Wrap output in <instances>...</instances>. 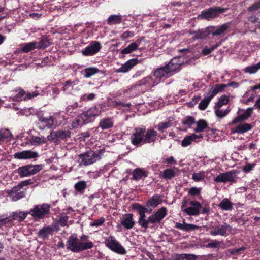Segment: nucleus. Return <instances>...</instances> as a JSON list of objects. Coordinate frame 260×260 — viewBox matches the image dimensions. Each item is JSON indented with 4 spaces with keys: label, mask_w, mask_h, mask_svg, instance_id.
I'll return each mask as SVG.
<instances>
[{
    "label": "nucleus",
    "mask_w": 260,
    "mask_h": 260,
    "mask_svg": "<svg viewBox=\"0 0 260 260\" xmlns=\"http://www.w3.org/2000/svg\"><path fill=\"white\" fill-rule=\"evenodd\" d=\"M39 121L41 122V125L39 126L40 129H44L45 128H51L54 124V119L52 116H49V118H45L44 117H40L39 118Z\"/></svg>",
    "instance_id": "nucleus-24"
},
{
    "label": "nucleus",
    "mask_w": 260,
    "mask_h": 260,
    "mask_svg": "<svg viewBox=\"0 0 260 260\" xmlns=\"http://www.w3.org/2000/svg\"><path fill=\"white\" fill-rule=\"evenodd\" d=\"M88 235H83L80 237V240L82 241H86L89 239ZM67 249L73 252L78 253L87 249H91L94 245L92 241L86 242L78 241L76 235H71L67 241Z\"/></svg>",
    "instance_id": "nucleus-1"
},
{
    "label": "nucleus",
    "mask_w": 260,
    "mask_h": 260,
    "mask_svg": "<svg viewBox=\"0 0 260 260\" xmlns=\"http://www.w3.org/2000/svg\"><path fill=\"white\" fill-rule=\"evenodd\" d=\"M179 169L176 167H173V169H166L164 170L161 175V178L166 180H171L177 175V173H179Z\"/></svg>",
    "instance_id": "nucleus-28"
},
{
    "label": "nucleus",
    "mask_w": 260,
    "mask_h": 260,
    "mask_svg": "<svg viewBox=\"0 0 260 260\" xmlns=\"http://www.w3.org/2000/svg\"><path fill=\"white\" fill-rule=\"evenodd\" d=\"M146 132L145 127H136L131 136L132 144L136 146L144 144V134Z\"/></svg>",
    "instance_id": "nucleus-8"
},
{
    "label": "nucleus",
    "mask_w": 260,
    "mask_h": 260,
    "mask_svg": "<svg viewBox=\"0 0 260 260\" xmlns=\"http://www.w3.org/2000/svg\"><path fill=\"white\" fill-rule=\"evenodd\" d=\"M50 208L51 206L48 204L36 205L28 211V213L32 216L34 221H38L45 218L50 213Z\"/></svg>",
    "instance_id": "nucleus-4"
},
{
    "label": "nucleus",
    "mask_w": 260,
    "mask_h": 260,
    "mask_svg": "<svg viewBox=\"0 0 260 260\" xmlns=\"http://www.w3.org/2000/svg\"><path fill=\"white\" fill-rule=\"evenodd\" d=\"M162 202L161 197L158 194H155L147 201L146 203V206L147 207L155 208L158 205L161 204Z\"/></svg>",
    "instance_id": "nucleus-29"
},
{
    "label": "nucleus",
    "mask_w": 260,
    "mask_h": 260,
    "mask_svg": "<svg viewBox=\"0 0 260 260\" xmlns=\"http://www.w3.org/2000/svg\"><path fill=\"white\" fill-rule=\"evenodd\" d=\"M105 245L111 250L120 254H125L126 251L124 248L118 242L113 236L106 239Z\"/></svg>",
    "instance_id": "nucleus-9"
},
{
    "label": "nucleus",
    "mask_w": 260,
    "mask_h": 260,
    "mask_svg": "<svg viewBox=\"0 0 260 260\" xmlns=\"http://www.w3.org/2000/svg\"><path fill=\"white\" fill-rule=\"evenodd\" d=\"M184 58L182 56H178L173 58L170 62L166 64L169 69V71L173 75L176 72H178L181 70V66L184 64Z\"/></svg>",
    "instance_id": "nucleus-11"
},
{
    "label": "nucleus",
    "mask_w": 260,
    "mask_h": 260,
    "mask_svg": "<svg viewBox=\"0 0 260 260\" xmlns=\"http://www.w3.org/2000/svg\"><path fill=\"white\" fill-rule=\"evenodd\" d=\"M102 48V45L99 41H92L82 51L84 56H88L93 55L98 53Z\"/></svg>",
    "instance_id": "nucleus-12"
},
{
    "label": "nucleus",
    "mask_w": 260,
    "mask_h": 260,
    "mask_svg": "<svg viewBox=\"0 0 260 260\" xmlns=\"http://www.w3.org/2000/svg\"><path fill=\"white\" fill-rule=\"evenodd\" d=\"M203 138L202 134L197 135L192 134L189 136H186L181 142V146L182 147H187L190 145L192 141H196L197 139Z\"/></svg>",
    "instance_id": "nucleus-30"
},
{
    "label": "nucleus",
    "mask_w": 260,
    "mask_h": 260,
    "mask_svg": "<svg viewBox=\"0 0 260 260\" xmlns=\"http://www.w3.org/2000/svg\"><path fill=\"white\" fill-rule=\"evenodd\" d=\"M172 123L170 121L165 122H160L155 127L161 133H164L165 129L171 127Z\"/></svg>",
    "instance_id": "nucleus-54"
},
{
    "label": "nucleus",
    "mask_w": 260,
    "mask_h": 260,
    "mask_svg": "<svg viewBox=\"0 0 260 260\" xmlns=\"http://www.w3.org/2000/svg\"><path fill=\"white\" fill-rule=\"evenodd\" d=\"M104 152V149H99L96 151L89 150L81 153L78 155L80 160V164L85 166L93 164L101 159Z\"/></svg>",
    "instance_id": "nucleus-3"
},
{
    "label": "nucleus",
    "mask_w": 260,
    "mask_h": 260,
    "mask_svg": "<svg viewBox=\"0 0 260 260\" xmlns=\"http://www.w3.org/2000/svg\"><path fill=\"white\" fill-rule=\"evenodd\" d=\"M231 226L226 223H224L222 225L216 228L215 230L211 231L210 234L212 236H226L228 235L227 232H231Z\"/></svg>",
    "instance_id": "nucleus-19"
},
{
    "label": "nucleus",
    "mask_w": 260,
    "mask_h": 260,
    "mask_svg": "<svg viewBox=\"0 0 260 260\" xmlns=\"http://www.w3.org/2000/svg\"><path fill=\"white\" fill-rule=\"evenodd\" d=\"M167 214V209L165 207H162L154 214L150 215L139 224L141 228L146 230L148 228L153 229L155 224L159 223Z\"/></svg>",
    "instance_id": "nucleus-2"
},
{
    "label": "nucleus",
    "mask_w": 260,
    "mask_h": 260,
    "mask_svg": "<svg viewBox=\"0 0 260 260\" xmlns=\"http://www.w3.org/2000/svg\"><path fill=\"white\" fill-rule=\"evenodd\" d=\"M212 29L210 26H208L197 31L189 30V33L193 35L191 38L193 41L202 40L206 39L209 35L211 34Z\"/></svg>",
    "instance_id": "nucleus-13"
},
{
    "label": "nucleus",
    "mask_w": 260,
    "mask_h": 260,
    "mask_svg": "<svg viewBox=\"0 0 260 260\" xmlns=\"http://www.w3.org/2000/svg\"><path fill=\"white\" fill-rule=\"evenodd\" d=\"M51 44L50 40L48 37L43 36L42 37L41 40L38 42L37 48L41 49H45Z\"/></svg>",
    "instance_id": "nucleus-41"
},
{
    "label": "nucleus",
    "mask_w": 260,
    "mask_h": 260,
    "mask_svg": "<svg viewBox=\"0 0 260 260\" xmlns=\"http://www.w3.org/2000/svg\"><path fill=\"white\" fill-rule=\"evenodd\" d=\"M197 127L194 129L196 133H200L207 128L208 124L204 119H200L197 123Z\"/></svg>",
    "instance_id": "nucleus-42"
},
{
    "label": "nucleus",
    "mask_w": 260,
    "mask_h": 260,
    "mask_svg": "<svg viewBox=\"0 0 260 260\" xmlns=\"http://www.w3.org/2000/svg\"><path fill=\"white\" fill-rule=\"evenodd\" d=\"M46 142V139L44 136L34 137L31 139V143L34 145L44 144Z\"/></svg>",
    "instance_id": "nucleus-57"
},
{
    "label": "nucleus",
    "mask_w": 260,
    "mask_h": 260,
    "mask_svg": "<svg viewBox=\"0 0 260 260\" xmlns=\"http://www.w3.org/2000/svg\"><path fill=\"white\" fill-rule=\"evenodd\" d=\"M229 102V97L226 95H222L219 98V101L215 104L214 108H221L223 105L228 104Z\"/></svg>",
    "instance_id": "nucleus-48"
},
{
    "label": "nucleus",
    "mask_w": 260,
    "mask_h": 260,
    "mask_svg": "<svg viewBox=\"0 0 260 260\" xmlns=\"http://www.w3.org/2000/svg\"><path fill=\"white\" fill-rule=\"evenodd\" d=\"M175 228L186 232L194 231L200 228L198 225L193 224H188L184 221L183 224L176 222L175 225Z\"/></svg>",
    "instance_id": "nucleus-31"
},
{
    "label": "nucleus",
    "mask_w": 260,
    "mask_h": 260,
    "mask_svg": "<svg viewBox=\"0 0 260 260\" xmlns=\"http://www.w3.org/2000/svg\"><path fill=\"white\" fill-rule=\"evenodd\" d=\"M197 256L192 254H177L176 255V260H196Z\"/></svg>",
    "instance_id": "nucleus-45"
},
{
    "label": "nucleus",
    "mask_w": 260,
    "mask_h": 260,
    "mask_svg": "<svg viewBox=\"0 0 260 260\" xmlns=\"http://www.w3.org/2000/svg\"><path fill=\"white\" fill-rule=\"evenodd\" d=\"M87 186V182L84 180H81L75 184L74 188L77 192L82 194L84 192Z\"/></svg>",
    "instance_id": "nucleus-40"
},
{
    "label": "nucleus",
    "mask_w": 260,
    "mask_h": 260,
    "mask_svg": "<svg viewBox=\"0 0 260 260\" xmlns=\"http://www.w3.org/2000/svg\"><path fill=\"white\" fill-rule=\"evenodd\" d=\"M188 204L191 206L185 208L183 212L190 216L198 215L200 214V209L202 207L201 204L198 201H190Z\"/></svg>",
    "instance_id": "nucleus-15"
},
{
    "label": "nucleus",
    "mask_w": 260,
    "mask_h": 260,
    "mask_svg": "<svg viewBox=\"0 0 260 260\" xmlns=\"http://www.w3.org/2000/svg\"><path fill=\"white\" fill-rule=\"evenodd\" d=\"M148 172L143 168H137L135 169L132 172V177L131 179L135 181H138L147 177Z\"/></svg>",
    "instance_id": "nucleus-20"
},
{
    "label": "nucleus",
    "mask_w": 260,
    "mask_h": 260,
    "mask_svg": "<svg viewBox=\"0 0 260 260\" xmlns=\"http://www.w3.org/2000/svg\"><path fill=\"white\" fill-rule=\"evenodd\" d=\"M220 108H214L215 114L216 116L220 118H222L226 116L231 111V109L229 108V107L224 111L220 110Z\"/></svg>",
    "instance_id": "nucleus-51"
},
{
    "label": "nucleus",
    "mask_w": 260,
    "mask_h": 260,
    "mask_svg": "<svg viewBox=\"0 0 260 260\" xmlns=\"http://www.w3.org/2000/svg\"><path fill=\"white\" fill-rule=\"evenodd\" d=\"M71 132L69 130L60 129L52 131L48 136L47 139L51 142L67 141L71 137Z\"/></svg>",
    "instance_id": "nucleus-6"
},
{
    "label": "nucleus",
    "mask_w": 260,
    "mask_h": 260,
    "mask_svg": "<svg viewBox=\"0 0 260 260\" xmlns=\"http://www.w3.org/2000/svg\"><path fill=\"white\" fill-rule=\"evenodd\" d=\"M226 87L225 84H216L215 87H212L211 90L209 92V95L208 96L211 100L215 96L218 92L222 91Z\"/></svg>",
    "instance_id": "nucleus-39"
},
{
    "label": "nucleus",
    "mask_w": 260,
    "mask_h": 260,
    "mask_svg": "<svg viewBox=\"0 0 260 260\" xmlns=\"http://www.w3.org/2000/svg\"><path fill=\"white\" fill-rule=\"evenodd\" d=\"M204 171H201L199 173H193L192 175V179L196 182H199L204 180L205 178Z\"/></svg>",
    "instance_id": "nucleus-53"
},
{
    "label": "nucleus",
    "mask_w": 260,
    "mask_h": 260,
    "mask_svg": "<svg viewBox=\"0 0 260 260\" xmlns=\"http://www.w3.org/2000/svg\"><path fill=\"white\" fill-rule=\"evenodd\" d=\"M157 131L152 128H149L144 134V144L154 143L156 140Z\"/></svg>",
    "instance_id": "nucleus-25"
},
{
    "label": "nucleus",
    "mask_w": 260,
    "mask_h": 260,
    "mask_svg": "<svg viewBox=\"0 0 260 260\" xmlns=\"http://www.w3.org/2000/svg\"><path fill=\"white\" fill-rule=\"evenodd\" d=\"M238 171L233 170L225 173L219 174L216 177L214 178V181L216 183H226L230 182L231 184L237 182V174Z\"/></svg>",
    "instance_id": "nucleus-7"
},
{
    "label": "nucleus",
    "mask_w": 260,
    "mask_h": 260,
    "mask_svg": "<svg viewBox=\"0 0 260 260\" xmlns=\"http://www.w3.org/2000/svg\"><path fill=\"white\" fill-rule=\"evenodd\" d=\"M37 48V42H31L24 44L23 47L21 49V51L24 53H28Z\"/></svg>",
    "instance_id": "nucleus-44"
},
{
    "label": "nucleus",
    "mask_w": 260,
    "mask_h": 260,
    "mask_svg": "<svg viewBox=\"0 0 260 260\" xmlns=\"http://www.w3.org/2000/svg\"><path fill=\"white\" fill-rule=\"evenodd\" d=\"M12 92L14 93L10 97V100L12 101H21L25 95V91L20 87L16 88Z\"/></svg>",
    "instance_id": "nucleus-26"
},
{
    "label": "nucleus",
    "mask_w": 260,
    "mask_h": 260,
    "mask_svg": "<svg viewBox=\"0 0 260 260\" xmlns=\"http://www.w3.org/2000/svg\"><path fill=\"white\" fill-rule=\"evenodd\" d=\"M89 112V114L95 118V117L98 116L102 112V107L101 105L95 106L91 107L87 110Z\"/></svg>",
    "instance_id": "nucleus-47"
},
{
    "label": "nucleus",
    "mask_w": 260,
    "mask_h": 260,
    "mask_svg": "<svg viewBox=\"0 0 260 260\" xmlns=\"http://www.w3.org/2000/svg\"><path fill=\"white\" fill-rule=\"evenodd\" d=\"M211 99L208 96L204 98L199 103L198 108L201 110H205L209 104Z\"/></svg>",
    "instance_id": "nucleus-52"
},
{
    "label": "nucleus",
    "mask_w": 260,
    "mask_h": 260,
    "mask_svg": "<svg viewBox=\"0 0 260 260\" xmlns=\"http://www.w3.org/2000/svg\"><path fill=\"white\" fill-rule=\"evenodd\" d=\"M212 242L209 243L206 245L207 248H219L220 247V243L222 241H218L217 240H211Z\"/></svg>",
    "instance_id": "nucleus-61"
},
{
    "label": "nucleus",
    "mask_w": 260,
    "mask_h": 260,
    "mask_svg": "<svg viewBox=\"0 0 260 260\" xmlns=\"http://www.w3.org/2000/svg\"><path fill=\"white\" fill-rule=\"evenodd\" d=\"M53 232V228L50 226L43 227L38 231V236L39 237L42 238L43 239L48 238L49 235Z\"/></svg>",
    "instance_id": "nucleus-36"
},
{
    "label": "nucleus",
    "mask_w": 260,
    "mask_h": 260,
    "mask_svg": "<svg viewBox=\"0 0 260 260\" xmlns=\"http://www.w3.org/2000/svg\"><path fill=\"white\" fill-rule=\"evenodd\" d=\"M158 84V81L155 80V79H153L150 75L143 78L142 79L139 80L136 83V85L137 86L144 85L151 87H154Z\"/></svg>",
    "instance_id": "nucleus-21"
},
{
    "label": "nucleus",
    "mask_w": 260,
    "mask_h": 260,
    "mask_svg": "<svg viewBox=\"0 0 260 260\" xmlns=\"http://www.w3.org/2000/svg\"><path fill=\"white\" fill-rule=\"evenodd\" d=\"M252 126L251 124L245 123L239 124L237 126L232 128V133L243 134L252 129Z\"/></svg>",
    "instance_id": "nucleus-32"
},
{
    "label": "nucleus",
    "mask_w": 260,
    "mask_h": 260,
    "mask_svg": "<svg viewBox=\"0 0 260 260\" xmlns=\"http://www.w3.org/2000/svg\"><path fill=\"white\" fill-rule=\"evenodd\" d=\"M100 70L95 67H89L84 69V77L87 78L90 77L91 76L99 73Z\"/></svg>",
    "instance_id": "nucleus-46"
},
{
    "label": "nucleus",
    "mask_w": 260,
    "mask_h": 260,
    "mask_svg": "<svg viewBox=\"0 0 260 260\" xmlns=\"http://www.w3.org/2000/svg\"><path fill=\"white\" fill-rule=\"evenodd\" d=\"M95 94L92 93L89 94H83L80 96L81 101H91L95 99Z\"/></svg>",
    "instance_id": "nucleus-60"
},
{
    "label": "nucleus",
    "mask_w": 260,
    "mask_h": 260,
    "mask_svg": "<svg viewBox=\"0 0 260 260\" xmlns=\"http://www.w3.org/2000/svg\"><path fill=\"white\" fill-rule=\"evenodd\" d=\"M253 109L252 108H248L244 111L242 114H241V116H242L244 121L246 120L251 116L253 113Z\"/></svg>",
    "instance_id": "nucleus-59"
},
{
    "label": "nucleus",
    "mask_w": 260,
    "mask_h": 260,
    "mask_svg": "<svg viewBox=\"0 0 260 260\" xmlns=\"http://www.w3.org/2000/svg\"><path fill=\"white\" fill-rule=\"evenodd\" d=\"M133 214L131 213L125 214L121 219V225L125 229L131 230L135 225V222L133 219Z\"/></svg>",
    "instance_id": "nucleus-18"
},
{
    "label": "nucleus",
    "mask_w": 260,
    "mask_h": 260,
    "mask_svg": "<svg viewBox=\"0 0 260 260\" xmlns=\"http://www.w3.org/2000/svg\"><path fill=\"white\" fill-rule=\"evenodd\" d=\"M233 204L228 199L224 198L218 205V207L222 210L231 211L233 209Z\"/></svg>",
    "instance_id": "nucleus-38"
},
{
    "label": "nucleus",
    "mask_w": 260,
    "mask_h": 260,
    "mask_svg": "<svg viewBox=\"0 0 260 260\" xmlns=\"http://www.w3.org/2000/svg\"><path fill=\"white\" fill-rule=\"evenodd\" d=\"M29 214L28 211H15L11 214L12 220H18L19 222L23 221Z\"/></svg>",
    "instance_id": "nucleus-33"
},
{
    "label": "nucleus",
    "mask_w": 260,
    "mask_h": 260,
    "mask_svg": "<svg viewBox=\"0 0 260 260\" xmlns=\"http://www.w3.org/2000/svg\"><path fill=\"white\" fill-rule=\"evenodd\" d=\"M201 188L191 187L188 190V193L191 196H197L201 194Z\"/></svg>",
    "instance_id": "nucleus-58"
},
{
    "label": "nucleus",
    "mask_w": 260,
    "mask_h": 260,
    "mask_svg": "<svg viewBox=\"0 0 260 260\" xmlns=\"http://www.w3.org/2000/svg\"><path fill=\"white\" fill-rule=\"evenodd\" d=\"M12 134L8 129H0V141H3L6 139L12 137Z\"/></svg>",
    "instance_id": "nucleus-50"
},
{
    "label": "nucleus",
    "mask_w": 260,
    "mask_h": 260,
    "mask_svg": "<svg viewBox=\"0 0 260 260\" xmlns=\"http://www.w3.org/2000/svg\"><path fill=\"white\" fill-rule=\"evenodd\" d=\"M139 62L138 58H133L127 61L124 64L117 70V72L125 73L131 70Z\"/></svg>",
    "instance_id": "nucleus-23"
},
{
    "label": "nucleus",
    "mask_w": 260,
    "mask_h": 260,
    "mask_svg": "<svg viewBox=\"0 0 260 260\" xmlns=\"http://www.w3.org/2000/svg\"><path fill=\"white\" fill-rule=\"evenodd\" d=\"M81 119L83 121L82 123H80L81 124H85L93 121L94 118L91 115L89 114V112L87 110L86 111L83 112L80 115V116L78 117L77 120L78 122H81Z\"/></svg>",
    "instance_id": "nucleus-37"
},
{
    "label": "nucleus",
    "mask_w": 260,
    "mask_h": 260,
    "mask_svg": "<svg viewBox=\"0 0 260 260\" xmlns=\"http://www.w3.org/2000/svg\"><path fill=\"white\" fill-rule=\"evenodd\" d=\"M138 49L137 45L134 43H131L126 48L120 51V53L122 54H127L132 53L133 51L136 50Z\"/></svg>",
    "instance_id": "nucleus-49"
},
{
    "label": "nucleus",
    "mask_w": 260,
    "mask_h": 260,
    "mask_svg": "<svg viewBox=\"0 0 260 260\" xmlns=\"http://www.w3.org/2000/svg\"><path fill=\"white\" fill-rule=\"evenodd\" d=\"M230 25V23H225L222 25H220L215 30V26H210L212 29L211 35L213 36H220L224 34Z\"/></svg>",
    "instance_id": "nucleus-27"
},
{
    "label": "nucleus",
    "mask_w": 260,
    "mask_h": 260,
    "mask_svg": "<svg viewBox=\"0 0 260 260\" xmlns=\"http://www.w3.org/2000/svg\"><path fill=\"white\" fill-rule=\"evenodd\" d=\"M132 209L133 210L137 211L139 214V217L138 220V223L139 225L142 221L146 218V213L150 212L152 209H150L148 211L147 207H145L139 203H133L132 204Z\"/></svg>",
    "instance_id": "nucleus-14"
},
{
    "label": "nucleus",
    "mask_w": 260,
    "mask_h": 260,
    "mask_svg": "<svg viewBox=\"0 0 260 260\" xmlns=\"http://www.w3.org/2000/svg\"><path fill=\"white\" fill-rule=\"evenodd\" d=\"M12 219H10L8 217L2 218L0 217V226H9L11 224Z\"/></svg>",
    "instance_id": "nucleus-63"
},
{
    "label": "nucleus",
    "mask_w": 260,
    "mask_h": 260,
    "mask_svg": "<svg viewBox=\"0 0 260 260\" xmlns=\"http://www.w3.org/2000/svg\"><path fill=\"white\" fill-rule=\"evenodd\" d=\"M122 22V16L120 15H111L107 20V24L111 25L119 24Z\"/></svg>",
    "instance_id": "nucleus-35"
},
{
    "label": "nucleus",
    "mask_w": 260,
    "mask_h": 260,
    "mask_svg": "<svg viewBox=\"0 0 260 260\" xmlns=\"http://www.w3.org/2000/svg\"><path fill=\"white\" fill-rule=\"evenodd\" d=\"M260 9V0L255 1L251 6L248 8L249 12H253Z\"/></svg>",
    "instance_id": "nucleus-62"
},
{
    "label": "nucleus",
    "mask_w": 260,
    "mask_h": 260,
    "mask_svg": "<svg viewBox=\"0 0 260 260\" xmlns=\"http://www.w3.org/2000/svg\"><path fill=\"white\" fill-rule=\"evenodd\" d=\"M114 126V122L110 118L102 119L99 123V127L103 130L107 129Z\"/></svg>",
    "instance_id": "nucleus-34"
},
{
    "label": "nucleus",
    "mask_w": 260,
    "mask_h": 260,
    "mask_svg": "<svg viewBox=\"0 0 260 260\" xmlns=\"http://www.w3.org/2000/svg\"><path fill=\"white\" fill-rule=\"evenodd\" d=\"M225 10L226 9L218 7H210L202 11L198 17L210 20L217 17L219 14L224 12Z\"/></svg>",
    "instance_id": "nucleus-10"
},
{
    "label": "nucleus",
    "mask_w": 260,
    "mask_h": 260,
    "mask_svg": "<svg viewBox=\"0 0 260 260\" xmlns=\"http://www.w3.org/2000/svg\"><path fill=\"white\" fill-rule=\"evenodd\" d=\"M14 158L18 159H27L36 158L39 156L37 152L31 150H24L21 152L15 153Z\"/></svg>",
    "instance_id": "nucleus-17"
},
{
    "label": "nucleus",
    "mask_w": 260,
    "mask_h": 260,
    "mask_svg": "<svg viewBox=\"0 0 260 260\" xmlns=\"http://www.w3.org/2000/svg\"><path fill=\"white\" fill-rule=\"evenodd\" d=\"M196 123L195 118L192 116H186L181 121L182 125L188 128H191V126Z\"/></svg>",
    "instance_id": "nucleus-43"
},
{
    "label": "nucleus",
    "mask_w": 260,
    "mask_h": 260,
    "mask_svg": "<svg viewBox=\"0 0 260 260\" xmlns=\"http://www.w3.org/2000/svg\"><path fill=\"white\" fill-rule=\"evenodd\" d=\"M256 166L255 163H247L246 165L243 167V170L245 173L250 172L253 168Z\"/></svg>",
    "instance_id": "nucleus-64"
},
{
    "label": "nucleus",
    "mask_w": 260,
    "mask_h": 260,
    "mask_svg": "<svg viewBox=\"0 0 260 260\" xmlns=\"http://www.w3.org/2000/svg\"><path fill=\"white\" fill-rule=\"evenodd\" d=\"M153 76L155 77V80L158 81V83L162 78H168L171 76L167 66L165 65L164 67L158 68L153 72Z\"/></svg>",
    "instance_id": "nucleus-16"
},
{
    "label": "nucleus",
    "mask_w": 260,
    "mask_h": 260,
    "mask_svg": "<svg viewBox=\"0 0 260 260\" xmlns=\"http://www.w3.org/2000/svg\"><path fill=\"white\" fill-rule=\"evenodd\" d=\"M42 169L41 165L31 164L19 167L16 170L20 178L28 177L37 174Z\"/></svg>",
    "instance_id": "nucleus-5"
},
{
    "label": "nucleus",
    "mask_w": 260,
    "mask_h": 260,
    "mask_svg": "<svg viewBox=\"0 0 260 260\" xmlns=\"http://www.w3.org/2000/svg\"><path fill=\"white\" fill-rule=\"evenodd\" d=\"M79 107L78 103L75 102L72 104L68 105L66 109V112L67 114L75 113V110Z\"/></svg>",
    "instance_id": "nucleus-55"
},
{
    "label": "nucleus",
    "mask_w": 260,
    "mask_h": 260,
    "mask_svg": "<svg viewBox=\"0 0 260 260\" xmlns=\"http://www.w3.org/2000/svg\"><path fill=\"white\" fill-rule=\"evenodd\" d=\"M9 196L12 198L13 201H16L25 196L24 191H21L20 188L17 186L14 187L12 189L8 191Z\"/></svg>",
    "instance_id": "nucleus-22"
},
{
    "label": "nucleus",
    "mask_w": 260,
    "mask_h": 260,
    "mask_svg": "<svg viewBox=\"0 0 260 260\" xmlns=\"http://www.w3.org/2000/svg\"><path fill=\"white\" fill-rule=\"evenodd\" d=\"M259 64L260 62H259L255 65L248 66L245 69V71L249 74H254L260 69Z\"/></svg>",
    "instance_id": "nucleus-56"
}]
</instances>
